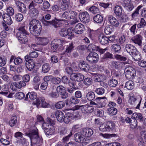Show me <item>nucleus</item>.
<instances>
[{
    "label": "nucleus",
    "mask_w": 146,
    "mask_h": 146,
    "mask_svg": "<svg viewBox=\"0 0 146 146\" xmlns=\"http://www.w3.org/2000/svg\"><path fill=\"white\" fill-rule=\"evenodd\" d=\"M12 85L13 86L14 85L16 88H17L20 89L25 86L26 84L23 81H21L18 82H14L12 83Z\"/></svg>",
    "instance_id": "nucleus-33"
},
{
    "label": "nucleus",
    "mask_w": 146,
    "mask_h": 146,
    "mask_svg": "<svg viewBox=\"0 0 146 146\" xmlns=\"http://www.w3.org/2000/svg\"><path fill=\"white\" fill-rule=\"evenodd\" d=\"M121 47L119 45L113 44L112 46V50L115 52H118L120 51Z\"/></svg>",
    "instance_id": "nucleus-51"
},
{
    "label": "nucleus",
    "mask_w": 146,
    "mask_h": 146,
    "mask_svg": "<svg viewBox=\"0 0 146 146\" xmlns=\"http://www.w3.org/2000/svg\"><path fill=\"white\" fill-rule=\"evenodd\" d=\"M7 14L10 15H13L14 13V9L11 7H9L7 9Z\"/></svg>",
    "instance_id": "nucleus-59"
},
{
    "label": "nucleus",
    "mask_w": 146,
    "mask_h": 146,
    "mask_svg": "<svg viewBox=\"0 0 146 146\" xmlns=\"http://www.w3.org/2000/svg\"><path fill=\"white\" fill-rule=\"evenodd\" d=\"M59 41L61 43V44L63 45V44H65L66 43V41L64 40H60L58 39H55L53 40L51 43V49L53 52H56L58 49V44L55 43V42Z\"/></svg>",
    "instance_id": "nucleus-16"
},
{
    "label": "nucleus",
    "mask_w": 146,
    "mask_h": 146,
    "mask_svg": "<svg viewBox=\"0 0 146 146\" xmlns=\"http://www.w3.org/2000/svg\"><path fill=\"white\" fill-rule=\"evenodd\" d=\"M125 49L127 52L131 55L135 61H138L141 58V54L136 48L130 44H127L125 46Z\"/></svg>",
    "instance_id": "nucleus-4"
},
{
    "label": "nucleus",
    "mask_w": 146,
    "mask_h": 146,
    "mask_svg": "<svg viewBox=\"0 0 146 146\" xmlns=\"http://www.w3.org/2000/svg\"><path fill=\"white\" fill-rule=\"evenodd\" d=\"M77 13L72 11H67L62 14V17L67 19H74L76 18Z\"/></svg>",
    "instance_id": "nucleus-10"
},
{
    "label": "nucleus",
    "mask_w": 146,
    "mask_h": 146,
    "mask_svg": "<svg viewBox=\"0 0 146 146\" xmlns=\"http://www.w3.org/2000/svg\"><path fill=\"white\" fill-rule=\"evenodd\" d=\"M86 98L89 101H91L93 100L95 97L94 93L92 92H90L86 94Z\"/></svg>",
    "instance_id": "nucleus-42"
},
{
    "label": "nucleus",
    "mask_w": 146,
    "mask_h": 146,
    "mask_svg": "<svg viewBox=\"0 0 146 146\" xmlns=\"http://www.w3.org/2000/svg\"><path fill=\"white\" fill-rule=\"evenodd\" d=\"M108 19L109 22L111 26L115 27L119 26V22L118 20L113 16L112 15H109Z\"/></svg>",
    "instance_id": "nucleus-17"
},
{
    "label": "nucleus",
    "mask_w": 146,
    "mask_h": 146,
    "mask_svg": "<svg viewBox=\"0 0 146 146\" xmlns=\"http://www.w3.org/2000/svg\"><path fill=\"white\" fill-rule=\"evenodd\" d=\"M134 118L136 120L139 121H142L143 120V117L142 114L139 113H134L132 116V118Z\"/></svg>",
    "instance_id": "nucleus-30"
},
{
    "label": "nucleus",
    "mask_w": 146,
    "mask_h": 146,
    "mask_svg": "<svg viewBox=\"0 0 146 146\" xmlns=\"http://www.w3.org/2000/svg\"><path fill=\"white\" fill-rule=\"evenodd\" d=\"M82 109H84L86 112L90 113L93 111L94 108L92 106L84 105H82Z\"/></svg>",
    "instance_id": "nucleus-46"
},
{
    "label": "nucleus",
    "mask_w": 146,
    "mask_h": 146,
    "mask_svg": "<svg viewBox=\"0 0 146 146\" xmlns=\"http://www.w3.org/2000/svg\"><path fill=\"white\" fill-rule=\"evenodd\" d=\"M50 69L49 64L48 63H45L43 65L42 67V72L44 73H46L48 72Z\"/></svg>",
    "instance_id": "nucleus-44"
},
{
    "label": "nucleus",
    "mask_w": 146,
    "mask_h": 146,
    "mask_svg": "<svg viewBox=\"0 0 146 146\" xmlns=\"http://www.w3.org/2000/svg\"><path fill=\"white\" fill-rule=\"evenodd\" d=\"M84 83L86 86H88L92 84V80L89 78H86L84 80Z\"/></svg>",
    "instance_id": "nucleus-61"
},
{
    "label": "nucleus",
    "mask_w": 146,
    "mask_h": 146,
    "mask_svg": "<svg viewBox=\"0 0 146 146\" xmlns=\"http://www.w3.org/2000/svg\"><path fill=\"white\" fill-rule=\"evenodd\" d=\"M130 121L129 123L132 126L133 128L136 127L137 125V121L134 118H132V117L131 118Z\"/></svg>",
    "instance_id": "nucleus-57"
},
{
    "label": "nucleus",
    "mask_w": 146,
    "mask_h": 146,
    "mask_svg": "<svg viewBox=\"0 0 146 146\" xmlns=\"http://www.w3.org/2000/svg\"><path fill=\"white\" fill-rule=\"evenodd\" d=\"M117 81L115 79H111L109 81L108 84L111 87H114L117 84Z\"/></svg>",
    "instance_id": "nucleus-47"
},
{
    "label": "nucleus",
    "mask_w": 146,
    "mask_h": 146,
    "mask_svg": "<svg viewBox=\"0 0 146 146\" xmlns=\"http://www.w3.org/2000/svg\"><path fill=\"white\" fill-rule=\"evenodd\" d=\"M79 17L80 21L85 23L88 22L90 19V15L86 11L84 12L80 13Z\"/></svg>",
    "instance_id": "nucleus-13"
},
{
    "label": "nucleus",
    "mask_w": 146,
    "mask_h": 146,
    "mask_svg": "<svg viewBox=\"0 0 146 146\" xmlns=\"http://www.w3.org/2000/svg\"><path fill=\"white\" fill-rule=\"evenodd\" d=\"M142 39L143 37L141 35L137 34L133 37L131 40L135 44H137L139 46H141Z\"/></svg>",
    "instance_id": "nucleus-18"
},
{
    "label": "nucleus",
    "mask_w": 146,
    "mask_h": 146,
    "mask_svg": "<svg viewBox=\"0 0 146 146\" xmlns=\"http://www.w3.org/2000/svg\"><path fill=\"white\" fill-rule=\"evenodd\" d=\"M15 4L17 7L18 11L23 13H25L27 11L25 5L24 4L20 1H16Z\"/></svg>",
    "instance_id": "nucleus-19"
},
{
    "label": "nucleus",
    "mask_w": 146,
    "mask_h": 146,
    "mask_svg": "<svg viewBox=\"0 0 146 146\" xmlns=\"http://www.w3.org/2000/svg\"><path fill=\"white\" fill-rule=\"evenodd\" d=\"M29 95V98L32 100H34L37 97V94L34 92H29L26 95V97H28Z\"/></svg>",
    "instance_id": "nucleus-49"
},
{
    "label": "nucleus",
    "mask_w": 146,
    "mask_h": 146,
    "mask_svg": "<svg viewBox=\"0 0 146 146\" xmlns=\"http://www.w3.org/2000/svg\"><path fill=\"white\" fill-rule=\"evenodd\" d=\"M65 21H66V20L55 19L52 20V25L54 26L55 28H57L59 27L62 26L63 23Z\"/></svg>",
    "instance_id": "nucleus-24"
},
{
    "label": "nucleus",
    "mask_w": 146,
    "mask_h": 146,
    "mask_svg": "<svg viewBox=\"0 0 146 146\" xmlns=\"http://www.w3.org/2000/svg\"><path fill=\"white\" fill-rule=\"evenodd\" d=\"M79 102V99L74 97H72L68 100V103L71 104H78Z\"/></svg>",
    "instance_id": "nucleus-40"
},
{
    "label": "nucleus",
    "mask_w": 146,
    "mask_h": 146,
    "mask_svg": "<svg viewBox=\"0 0 146 146\" xmlns=\"http://www.w3.org/2000/svg\"><path fill=\"white\" fill-rule=\"evenodd\" d=\"M48 40L46 38L38 37L37 38L36 41L38 44L42 45H46L48 42Z\"/></svg>",
    "instance_id": "nucleus-25"
},
{
    "label": "nucleus",
    "mask_w": 146,
    "mask_h": 146,
    "mask_svg": "<svg viewBox=\"0 0 146 146\" xmlns=\"http://www.w3.org/2000/svg\"><path fill=\"white\" fill-rule=\"evenodd\" d=\"M33 104L36 106L38 108L41 107L43 108H48L49 106V104L46 102L45 99L43 97H40L37 98L34 102Z\"/></svg>",
    "instance_id": "nucleus-9"
},
{
    "label": "nucleus",
    "mask_w": 146,
    "mask_h": 146,
    "mask_svg": "<svg viewBox=\"0 0 146 146\" xmlns=\"http://www.w3.org/2000/svg\"><path fill=\"white\" fill-rule=\"evenodd\" d=\"M108 112L111 115H113L116 114L117 113V110L115 108L111 107L108 108Z\"/></svg>",
    "instance_id": "nucleus-38"
},
{
    "label": "nucleus",
    "mask_w": 146,
    "mask_h": 146,
    "mask_svg": "<svg viewBox=\"0 0 146 146\" xmlns=\"http://www.w3.org/2000/svg\"><path fill=\"white\" fill-rule=\"evenodd\" d=\"M95 92L98 94L102 95L104 93V89L103 88H98L96 89Z\"/></svg>",
    "instance_id": "nucleus-63"
},
{
    "label": "nucleus",
    "mask_w": 146,
    "mask_h": 146,
    "mask_svg": "<svg viewBox=\"0 0 146 146\" xmlns=\"http://www.w3.org/2000/svg\"><path fill=\"white\" fill-rule=\"evenodd\" d=\"M51 116L53 118H56L59 122H62L64 120V114L61 111H58L52 112L51 113Z\"/></svg>",
    "instance_id": "nucleus-11"
},
{
    "label": "nucleus",
    "mask_w": 146,
    "mask_h": 146,
    "mask_svg": "<svg viewBox=\"0 0 146 146\" xmlns=\"http://www.w3.org/2000/svg\"><path fill=\"white\" fill-rule=\"evenodd\" d=\"M2 18L4 21L7 25H10L12 23L13 21L11 17L7 13L4 14Z\"/></svg>",
    "instance_id": "nucleus-23"
},
{
    "label": "nucleus",
    "mask_w": 146,
    "mask_h": 146,
    "mask_svg": "<svg viewBox=\"0 0 146 146\" xmlns=\"http://www.w3.org/2000/svg\"><path fill=\"white\" fill-rule=\"evenodd\" d=\"M17 117L15 115H13L9 121V124L11 127L14 126L17 122Z\"/></svg>",
    "instance_id": "nucleus-37"
},
{
    "label": "nucleus",
    "mask_w": 146,
    "mask_h": 146,
    "mask_svg": "<svg viewBox=\"0 0 146 146\" xmlns=\"http://www.w3.org/2000/svg\"><path fill=\"white\" fill-rule=\"evenodd\" d=\"M78 68L76 66L75 63H72L70 66H68L65 69L66 73L69 74H72L73 71H76L78 70Z\"/></svg>",
    "instance_id": "nucleus-20"
},
{
    "label": "nucleus",
    "mask_w": 146,
    "mask_h": 146,
    "mask_svg": "<svg viewBox=\"0 0 146 146\" xmlns=\"http://www.w3.org/2000/svg\"><path fill=\"white\" fill-rule=\"evenodd\" d=\"M123 5L124 9L128 11H131L134 8L131 2L123 3Z\"/></svg>",
    "instance_id": "nucleus-31"
},
{
    "label": "nucleus",
    "mask_w": 146,
    "mask_h": 146,
    "mask_svg": "<svg viewBox=\"0 0 146 146\" xmlns=\"http://www.w3.org/2000/svg\"><path fill=\"white\" fill-rule=\"evenodd\" d=\"M30 10L29 14L31 17L36 18L38 15V10L34 7L32 3L30 4L29 6Z\"/></svg>",
    "instance_id": "nucleus-15"
},
{
    "label": "nucleus",
    "mask_w": 146,
    "mask_h": 146,
    "mask_svg": "<svg viewBox=\"0 0 146 146\" xmlns=\"http://www.w3.org/2000/svg\"><path fill=\"white\" fill-rule=\"evenodd\" d=\"M113 55L108 52H106L104 55V56L102 57V59H111L113 58Z\"/></svg>",
    "instance_id": "nucleus-58"
},
{
    "label": "nucleus",
    "mask_w": 146,
    "mask_h": 146,
    "mask_svg": "<svg viewBox=\"0 0 146 146\" xmlns=\"http://www.w3.org/2000/svg\"><path fill=\"white\" fill-rule=\"evenodd\" d=\"M65 105V103L64 102L60 101L56 104L55 107L57 109H61Z\"/></svg>",
    "instance_id": "nucleus-54"
},
{
    "label": "nucleus",
    "mask_w": 146,
    "mask_h": 146,
    "mask_svg": "<svg viewBox=\"0 0 146 146\" xmlns=\"http://www.w3.org/2000/svg\"><path fill=\"white\" fill-rule=\"evenodd\" d=\"M141 100L142 98L140 96L136 98L133 95H132L129 96V103L132 107L136 109H139Z\"/></svg>",
    "instance_id": "nucleus-7"
},
{
    "label": "nucleus",
    "mask_w": 146,
    "mask_h": 146,
    "mask_svg": "<svg viewBox=\"0 0 146 146\" xmlns=\"http://www.w3.org/2000/svg\"><path fill=\"white\" fill-rule=\"evenodd\" d=\"M25 66L27 69L29 71H31L34 67V63L33 61L29 60L26 62Z\"/></svg>",
    "instance_id": "nucleus-34"
},
{
    "label": "nucleus",
    "mask_w": 146,
    "mask_h": 146,
    "mask_svg": "<svg viewBox=\"0 0 146 146\" xmlns=\"http://www.w3.org/2000/svg\"><path fill=\"white\" fill-rule=\"evenodd\" d=\"M84 30V26L81 23H78L76 25L74 29L75 33L78 34H81Z\"/></svg>",
    "instance_id": "nucleus-21"
},
{
    "label": "nucleus",
    "mask_w": 146,
    "mask_h": 146,
    "mask_svg": "<svg viewBox=\"0 0 146 146\" xmlns=\"http://www.w3.org/2000/svg\"><path fill=\"white\" fill-rule=\"evenodd\" d=\"M113 9L114 13L116 16L120 17L122 15V8L120 6L115 5Z\"/></svg>",
    "instance_id": "nucleus-22"
},
{
    "label": "nucleus",
    "mask_w": 146,
    "mask_h": 146,
    "mask_svg": "<svg viewBox=\"0 0 146 146\" xmlns=\"http://www.w3.org/2000/svg\"><path fill=\"white\" fill-rule=\"evenodd\" d=\"M2 91L0 92V94L6 96L8 94V85L4 84L1 87Z\"/></svg>",
    "instance_id": "nucleus-39"
},
{
    "label": "nucleus",
    "mask_w": 146,
    "mask_h": 146,
    "mask_svg": "<svg viewBox=\"0 0 146 146\" xmlns=\"http://www.w3.org/2000/svg\"><path fill=\"white\" fill-rule=\"evenodd\" d=\"M15 18L17 21L20 22L23 19V16L21 13H18L16 15Z\"/></svg>",
    "instance_id": "nucleus-64"
},
{
    "label": "nucleus",
    "mask_w": 146,
    "mask_h": 146,
    "mask_svg": "<svg viewBox=\"0 0 146 146\" xmlns=\"http://www.w3.org/2000/svg\"><path fill=\"white\" fill-rule=\"evenodd\" d=\"M113 28L111 26H107L104 29V32L106 35L110 34L112 32Z\"/></svg>",
    "instance_id": "nucleus-50"
},
{
    "label": "nucleus",
    "mask_w": 146,
    "mask_h": 146,
    "mask_svg": "<svg viewBox=\"0 0 146 146\" xmlns=\"http://www.w3.org/2000/svg\"><path fill=\"white\" fill-rule=\"evenodd\" d=\"M99 41L102 45L107 44L108 43V37L103 35H100L99 36Z\"/></svg>",
    "instance_id": "nucleus-26"
},
{
    "label": "nucleus",
    "mask_w": 146,
    "mask_h": 146,
    "mask_svg": "<svg viewBox=\"0 0 146 146\" xmlns=\"http://www.w3.org/2000/svg\"><path fill=\"white\" fill-rule=\"evenodd\" d=\"M29 29L31 33L35 35H39L41 30V25L39 21L36 19H33L29 23Z\"/></svg>",
    "instance_id": "nucleus-3"
},
{
    "label": "nucleus",
    "mask_w": 146,
    "mask_h": 146,
    "mask_svg": "<svg viewBox=\"0 0 146 146\" xmlns=\"http://www.w3.org/2000/svg\"><path fill=\"white\" fill-rule=\"evenodd\" d=\"M108 64L110 66L117 68H119L121 64V63L120 62H117L115 61H111L108 63Z\"/></svg>",
    "instance_id": "nucleus-45"
},
{
    "label": "nucleus",
    "mask_w": 146,
    "mask_h": 146,
    "mask_svg": "<svg viewBox=\"0 0 146 146\" xmlns=\"http://www.w3.org/2000/svg\"><path fill=\"white\" fill-rule=\"evenodd\" d=\"M146 25V22L143 18H141L140 22L137 24V27L138 28H140L145 27Z\"/></svg>",
    "instance_id": "nucleus-52"
},
{
    "label": "nucleus",
    "mask_w": 146,
    "mask_h": 146,
    "mask_svg": "<svg viewBox=\"0 0 146 146\" xmlns=\"http://www.w3.org/2000/svg\"><path fill=\"white\" fill-rule=\"evenodd\" d=\"M142 7L143 5H141L138 6L137 8L135 11L131 15L133 19L137 17L139 14V11Z\"/></svg>",
    "instance_id": "nucleus-36"
},
{
    "label": "nucleus",
    "mask_w": 146,
    "mask_h": 146,
    "mask_svg": "<svg viewBox=\"0 0 146 146\" xmlns=\"http://www.w3.org/2000/svg\"><path fill=\"white\" fill-rule=\"evenodd\" d=\"M93 133V130L90 128L84 129L82 131L75 133L74 135L75 141L83 146L87 145L90 141L89 137Z\"/></svg>",
    "instance_id": "nucleus-1"
},
{
    "label": "nucleus",
    "mask_w": 146,
    "mask_h": 146,
    "mask_svg": "<svg viewBox=\"0 0 146 146\" xmlns=\"http://www.w3.org/2000/svg\"><path fill=\"white\" fill-rule=\"evenodd\" d=\"M115 126L113 122L108 121L101 123L99 126V130L103 132H110L112 131Z\"/></svg>",
    "instance_id": "nucleus-6"
},
{
    "label": "nucleus",
    "mask_w": 146,
    "mask_h": 146,
    "mask_svg": "<svg viewBox=\"0 0 146 146\" xmlns=\"http://www.w3.org/2000/svg\"><path fill=\"white\" fill-rule=\"evenodd\" d=\"M73 117L74 116L72 114L67 112L66 114V116H64L63 121L66 123H68Z\"/></svg>",
    "instance_id": "nucleus-27"
},
{
    "label": "nucleus",
    "mask_w": 146,
    "mask_h": 146,
    "mask_svg": "<svg viewBox=\"0 0 146 146\" xmlns=\"http://www.w3.org/2000/svg\"><path fill=\"white\" fill-rule=\"evenodd\" d=\"M62 81L64 84H68L70 86H73L74 85V82L70 78H68L66 76H64L62 78Z\"/></svg>",
    "instance_id": "nucleus-28"
},
{
    "label": "nucleus",
    "mask_w": 146,
    "mask_h": 146,
    "mask_svg": "<svg viewBox=\"0 0 146 146\" xmlns=\"http://www.w3.org/2000/svg\"><path fill=\"white\" fill-rule=\"evenodd\" d=\"M146 139V131H141L140 133V138H139L140 143H141V141Z\"/></svg>",
    "instance_id": "nucleus-48"
},
{
    "label": "nucleus",
    "mask_w": 146,
    "mask_h": 146,
    "mask_svg": "<svg viewBox=\"0 0 146 146\" xmlns=\"http://www.w3.org/2000/svg\"><path fill=\"white\" fill-rule=\"evenodd\" d=\"M38 131L36 128L26 130L25 135L30 137L32 146H41L42 143V137L38 135Z\"/></svg>",
    "instance_id": "nucleus-2"
},
{
    "label": "nucleus",
    "mask_w": 146,
    "mask_h": 146,
    "mask_svg": "<svg viewBox=\"0 0 146 146\" xmlns=\"http://www.w3.org/2000/svg\"><path fill=\"white\" fill-rule=\"evenodd\" d=\"M27 27L24 25L21 26L19 29V31L17 33L16 37L19 42L21 43L26 44L28 41V39L26 35H27L26 31Z\"/></svg>",
    "instance_id": "nucleus-5"
},
{
    "label": "nucleus",
    "mask_w": 146,
    "mask_h": 146,
    "mask_svg": "<svg viewBox=\"0 0 146 146\" xmlns=\"http://www.w3.org/2000/svg\"><path fill=\"white\" fill-rule=\"evenodd\" d=\"M61 79L58 77H53L51 82L54 84H57L60 82Z\"/></svg>",
    "instance_id": "nucleus-60"
},
{
    "label": "nucleus",
    "mask_w": 146,
    "mask_h": 146,
    "mask_svg": "<svg viewBox=\"0 0 146 146\" xmlns=\"http://www.w3.org/2000/svg\"><path fill=\"white\" fill-rule=\"evenodd\" d=\"M94 21L97 23H101L103 20V18L102 16L99 14H98L93 18Z\"/></svg>",
    "instance_id": "nucleus-43"
},
{
    "label": "nucleus",
    "mask_w": 146,
    "mask_h": 146,
    "mask_svg": "<svg viewBox=\"0 0 146 146\" xmlns=\"http://www.w3.org/2000/svg\"><path fill=\"white\" fill-rule=\"evenodd\" d=\"M134 85L133 82L132 80H129L126 82L125 87L127 90H131L134 88Z\"/></svg>",
    "instance_id": "nucleus-32"
},
{
    "label": "nucleus",
    "mask_w": 146,
    "mask_h": 146,
    "mask_svg": "<svg viewBox=\"0 0 146 146\" xmlns=\"http://www.w3.org/2000/svg\"><path fill=\"white\" fill-rule=\"evenodd\" d=\"M98 59V55L95 52H90L86 57V59L88 61L94 63L97 62Z\"/></svg>",
    "instance_id": "nucleus-12"
},
{
    "label": "nucleus",
    "mask_w": 146,
    "mask_h": 146,
    "mask_svg": "<svg viewBox=\"0 0 146 146\" xmlns=\"http://www.w3.org/2000/svg\"><path fill=\"white\" fill-rule=\"evenodd\" d=\"M67 33V29L65 28H63L61 30L60 34L61 36L64 37L68 35Z\"/></svg>",
    "instance_id": "nucleus-62"
},
{
    "label": "nucleus",
    "mask_w": 146,
    "mask_h": 146,
    "mask_svg": "<svg viewBox=\"0 0 146 146\" xmlns=\"http://www.w3.org/2000/svg\"><path fill=\"white\" fill-rule=\"evenodd\" d=\"M106 97H98L95 100V101L98 103L97 108H103L105 106L107 103Z\"/></svg>",
    "instance_id": "nucleus-14"
},
{
    "label": "nucleus",
    "mask_w": 146,
    "mask_h": 146,
    "mask_svg": "<svg viewBox=\"0 0 146 146\" xmlns=\"http://www.w3.org/2000/svg\"><path fill=\"white\" fill-rule=\"evenodd\" d=\"M125 70V75L127 79H130L135 76L136 71L134 68L132 67L126 66Z\"/></svg>",
    "instance_id": "nucleus-8"
},
{
    "label": "nucleus",
    "mask_w": 146,
    "mask_h": 146,
    "mask_svg": "<svg viewBox=\"0 0 146 146\" xmlns=\"http://www.w3.org/2000/svg\"><path fill=\"white\" fill-rule=\"evenodd\" d=\"M25 94L22 92H20L17 93L15 95L16 98L19 100L23 99L25 97Z\"/></svg>",
    "instance_id": "nucleus-56"
},
{
    "label": "nucleus",
    "mask_w": 146,
    "mask_h": 146,
    "mask_svg": "<svg viewBox=\"0 0 146 146\" xmlns=\"http://www.w3.org/2000/svg\"><path fill=\"white\" fill-rule=\"evenodd\" d=\"M99 46L93 44L89 45L88 47V50L90 51H97Z\"/></svg>",
    "instance_id": "nucleus-41"
},
{
    "label": "nucleus",
    "mask_w": 146,
    "mask_h": 146,
    "mask_svg": "<svg viewBox=\"0 0 146 146\" xmlns=\"http://www.w3.org/2000/svg\"><path fill=\"white\" fill-rule=\"evenodd\" d=\"M89 10L94 14L98 13L99 12L98 8L96 6H93L89 9Z\"/></svg>",
    "instance_id": "nucleus-53"
},
{
    "label": "nucleus",
    "mask_w": 146,
    "mask_h": 146,
    "mask_svg": "<svg viewBox=\"0 0 146 146\" xmlns=\"http://www.w3.org/2000/svg\"><path fill=\"white\" fill-rule=\"evenodd\" d=\"M68 35L73 37L74 36V30L73 28H69L67 29Z\"/></svg>",
    "instance_id": "nucleus-55"
},
{
    "label": "nucleus",
    "mask_w": 146,
    "mask_h": 146,
    "mask_svg": "<svg viewBox=\"0 0 146 146\" xmlns=\"http://www.w3.org/2000/svg\"><path fill=\"white\" fill-rule=\"evenodd\" d=\"M46 135H53L55 132V129L53 126H50L47 130L44 131Z\"/></svg>",
    "instance_id": "nucleus-35"
},
{
    "label": "nucleus",
    "mask_w": 146,
    "mask_h": 146,
    "mask_svg": "<svg viewBox=\"0 0 146 146\" xmlns=\"http://www.w3.org/2000/svg\"><path fill=\"white\" fill-rule=\"evenodd\" d=\"M74 47H75L74 46L72 43L71 42L68 45H66V48L65 52H64L61 54L63 55L64 54L66 55V54L67 53L70 54L72 51Z\"/></svg>",
    "instance_id": "nucleus-29"
}]
</instances>
